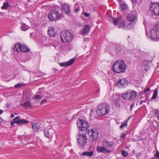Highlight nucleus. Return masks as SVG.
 <instances>
[{"label": "nucleus", "instance_id": "1", "mask_svg": "<svg viewBox=\"0 0 159 159\" xmlns=\"http://www.w3.org/2000/svg\"><path fill=\"white\" fill-rule=\"evenodd\" d=\"M126 68L125 63L123 61H117L114 63L112 66L113 71L118 73L125 72Z\"/></svg>", "mask_w": 159, "mask_h": 159}, {"label": "nucleus", "instance_id": "2", "mask_svg": "<svg viewBox=\"0 0 159 159\" xmlns=\"http://www.w3.org/2000/svg\"><path fill=\"white\" fill-rule=\"evenodd\" d=\"M97 113L99 116H105L108 113L109 106L106 103H103L98 106Z\"/></svg>", "mask_w": 159, "mask_h": 159}, {"label": "nucleus", "instance_id": "3", "mask_svg": "<svg viewBox=\"0 0 159 159\" xmlns=\"http://www.w3.org/2000/svg\"><path fill=\"white\" fill-rule=\"evenodd\" d=\"M48 16L51 21L57 20L61 18V16L59 13L58 10L55 8L51 10Z\"/></svg>", "mask_w": 159, "mask_h": 159}, {"label": "nucleus", "instance_id": "4", "mask_svg": "<svg viewBox=\"0 0 159 159\" xmlns=\"http://www.w3.org/2000/svg\"><path fill=\"white\" fill-rule=\"evenodd\" d=\"M61 41L64 43L70 42L73 39V35L68 30H64L60 34Z\"/></svg>", "mask_w": 159, "mask_h": 159}, {"label": "nucleus", "instance_id": "5", "mask_svg": "<svg viewBox=\"0 0 159 159\" xmlns=\"http://www.w3.org/2000/svg\"><path fill=\"white\" fill-rule=\"evenodd\" d=\"M86 133L88 135L89 140L91 142L96 140L98 137V132L96 129H92L90 131H87Z\"/></svg>", "mask_w": 159, "mask_h": 159}, {"label": "nucleus", "instance_id": "6", "mask_svg": "<svg viewBox=\"0 0 159 159\" xmlns=\"http://www.w3.org/2000/svg\"><path fill=\"white\" fill-rule=\"evenodd\" d=\"M77 123L80 131L86 130L89 127V123L86 120L79 119L77 120Z\"/></svg>", "mask_w": 159, "mask_h": 159}, {"label": "nucleus", "instance_id": "7", "mask_svg": "<svg viewBox=\"0 0 159 159\" xmlns=\"http://www.w3.org/2000/svg\"><path fill=\"white\" fill-rule=\"evenodd\" d=\"M77 123L80 131L86 130L89 127V123L86 120L79 119L77 120Z\"/></svg>", "mask_w": 159, "mask_h": 159}, {"label": "nucleus", "instance_id": "8", "mask_svg": "<svg viewBox=\"0 0 159 159\" xmlns=\"http://www.w3.org/2000/svg\"><path fill=\"white\" fill-rule=\"evenodd\" d=\"M149 34H148V33L146 31V34L147 35L149 38H150L151 40L157 41L159 40V36L157 35V31L154 29H151L149 31Z\"/></svg>", "mask_w": 159, "mask_h": 159}, {"label": "nucleus", "instance_id": "9", "mask_svg": "<svg viewBox=\"0 0 159 159\" xmlns=\"http://www.w3.org/2000/svg\"><path fill=\"white\" fill-rule=\"evenodd\" d=\"M78 144L79 146L83 147L86 143V136L85 134L79 133L77 137Z\"/></svg>", "mask_w": 159, "mask_h": 159}, {"label": "nucleus", "instance_id": "10", "mask_svg": "<svg viewBox=\"0 0 159 159\" xmlns=\"http://www.w3.org/2000/svg\"><path fill=\"white\" fill-rule=\"evenodd\" d=\"M29 122V121L26 120L20 119L19 116H18L12 120L10 122V124L11 126H13L15 123H16L18 125L21 124L25 125L28 123Z\"/></svg>", "mask_w": 159, "mask_h": 159}, {"label": "nucleus", "instance_id": "11", "mask_svg": "<svg viewBox=\"0 0 159 159\" xmlns=\"http://www.w3.org/2000/svg\"><path fill=\"white\" fill-rule=\"evenodd\" d=\"M150 11L155 15H159V2L152 3L150 7Z\"/></svg>", "mask_w": 159, "mask_h": 159}, {"label": "nucleus", "instance_id": "12", "mask_svg": "<svg viewBox=\"0 0 159 159\" xmlns=\"http://www.w3.org/2000/svg\"><path fill=\"white\" fill-rule=\"evenodd\" d=\"M137 95L136 93L134 91H128L125 94H123L122 97L125 99L133 100Z\"/></svg>", "mask_w": 159, "mask_h": 159}, {"label": "nucleus", "instance_id": "13", "mask_svg": "<svg viewBox=\"0 0 159 159\" xmlns=\"http://www.w3.org/2000/svg\"><path fill=\"white\" fill-rule=\"evenodd\" d=\"M116 84L120 87H125L128 85V81L125 79H120L117 80Z\"/></svg>", "mask_w": 159, "mask_h": 159}, {"label": "nucleus", "instance_id": "14", "mask_svg": "<svg viewBox=\"0 0 159 159\" xmlns=\"http://www.w3.org/2000/svg\"><path fill=\"white\" fill-rule=\"evenodd\" d=\"M115 51L116 53L125 54L126 52L127 49L123 46H117L115 48Z\"/></svg>", "mask_w": 159, "mask_h": 159}, {"label": "nucleus", "instance_id": "15", "mask_svg": "<svg viewBox=\"0 0 159 159\" xmlns=\"http://www.w3.org/2000/svg\"><path fill=\"white\" fill-rule=\"evenodd\" d=\"M136 15L135 12H131L129 14L127 17V20L130 22H135L136 20Z\"/></svg>", "mask_w": 159, "mask_h": 159}, {"label": "nucleus", "instance_id": "16", "mask_svg": "<svg viewBox=\"0 0 159 159\" xmlns=\"http://www.w3.org/2000/svg\"><path fill=\"white\" fill-rule=\"evenodd\" d=\"M62 10L63 12H64L66 15H69L70 13V9L69 5L67 4H63L62 6Z\"/></svg>", "mask_w": 159, "mask_h": 159}, {"label": "nucleus", "instance_id": "17", "mask_svg": "<svg viewBox=\"0 0 159 159\" xmlns=\"http://www.w3.org/2000/svg\"><path fill=\"white\" fill-rule=\"evenodd\" d=\"M97 150L99 152L104 153H110L111 152L110 150H108L104 146L97 147Z\"/></svg>", "mask_w": 159, "mask_h": 159}, {"label": "nucleus", "instance_id": "18", "mask_svg": "<svg viewBox=\"0 0 159 159\" xmlns=\"http://www.w3.org/2000/svg\"><path fill=\"white\" fill-rule=\"evenodd\" d=\"M75 60V59L73 58L67 62L60 63V65L61 67L69 66L73 64Z\"/></svg>", "mask_w": 159, "mask_h": 159}, {"label": "nucleus", "instance_id": "19", "mask_svg": "<svg viewBox=\"0 0 159 159\" xmlns=\"http://www.w3.org/2000/svg\"><path fill=\"white\" fill-rule=\"evenodd\" d=\"M31 124L32 126L33 130L34 132H37L40 128L39 124L36 122H32Z\"/></svg>", "mask_w": 159, "mask_h": 159}, {"label": "nucleus", "instance_id": "20", "mask_svg": "<svg viewBox=\"0 0 159 159\" xmlns=\"http://www.w3.org/2000/svg\"><path fill=\"white\" fill-rule=\"evenodd\" d=\"M48 33L50 37H54L55 36L56 32L55 31V29L53 27H49L48 30Z\"/></svg>", "mask_w": 159, "mask_h": 159}, {"label": "nucleus", "instance_id": "21", "mask_svg": "<svg viewBox=\"0 0 159 159\" xmlns=\"http://www.w3.org/2000/svg\"><path fill=\"white\" fill-rule=\"evenodd\" d=\"M102 144L103 146L105 147L106 148H111L113 145V143L112 142H108L106 140H103Z\"/></svg>", "mask_w": 159, "mask_h": 159}, {"label": "nucleus", "instance_id": "22", "mask_svg": "<svg viewBox=\"0 0 159 159\" xmlns=\"http://www.w3.org/2000/svg\"><path fill=\"white\" fill-rule=\"evenodd\" d=\"M90 30V27L89 25H86L83 28V29L81 32L83 34H88Z\"/></svg>", "mask_w": 159, "mask_h": 159}, {"label": "nucleus", "instance_id": "23", "mask_svg": "<svg viewBox=\"0 0 159 159\" xmlns=\"http://www.w3.org/2000/svg\"><path fill=\"white\" fill-rule=\"evenodd\" d=\"M109 20L112 21L114 25H116L117 23L121 20L120 18H114L111 16H110L109 17Z\"/></svg>", "mask_w": 159, "mask_h": 159}, {"label": "nucleus", "instance_id": "24", "mask_svg": "<svg viewBox=\"0 0 159 159\" xmlns=\"http://www.w3.org/2000/svg\"><path fill=\"white\" fill-rule=\"evenodd\" d=\"M21 45L19 43H16L13 48V50L17 52H20Z\"/></svg>", "mask_w": 159, "mask_h": 159}, {"label": "nucleus", "instance_id": "25", "mask_svg": "<svg viewBox=\"0 0 159 159\" xmlns=\"http://www.w3.org/2000/svg\"><path fill=\"white\" fill-rule=\"evenodd\" d=\"M30 51V49L27 46L23 45H21L20 51L24 52H28Z\"/></svg>", "mask_w": 159, "mask_h": 159}, {"label": "nucleus", "instance_id": "26", "mask_svg": "<svg viewBox=\"0 0 159 159\" xmlns=\"http://www.w3.org/2000/svg\"><path fill=\"white\" fill-rule=\"evenodd\" d=\"M93 154V151L90 152H83L82 153V155L83 156H86L89 157H91Z\"/></svg>", "mask_w": 159, "mask_h": 159}, {"label": "nucleus", "instance_id": "27", "mask_svg": "<svg viewBox=\"0 0 159 159\" xmlns=\"http://www.w3.org/2000/svg\"><path fill=\"white\" fill-rule=\"evenodd\" d=\"M21 106L26 109L30 107L31 105L30 102L27 101L25 103L22 104Z\"/></svg>", "mask_w": 159, "mask_h": 159}, {"label": "nucleus", "instance_id": "28", "mask_svg": "<svg viewBox=\"0 0 159 159\" xmlns=\"http://www.w3.org/2000/svg\"><path fill=\"white\" fill-rule=\"evenodd\" d=\"M10 7V5L8 2H4L3 6L1 7V8L2 9L7 10V8Z\"/></svg>", "mask_w": 159, "mask_h": 159}, {"label": "nucleus", "instance_id": "29", "mask_svg": "<svg viewBox=\"0 0 159 159\" xmlns=\"http://www.w3.org/2000/svg\"><path fill=\"white\" fill-rule=\"evenodd\" d=\"M120 99V98L118 97L116 99L114 100L115 106L116 107L118 108L120 107V104L119 102Z\"/></svg>", "mask_w": 159, "mask_h": 159}, {"label": "nucleus", "instance_id": "30", "mask_svg": "<svg viewBox=\"0 0 159 159\" xmlns=\"http://www.w3.org/2000/svg\"><path fill=\"white\" fill-rule=\"evenodd\" d=\"M29 28V26L26 25L24 23L22 24L21 26L20 27V29L22 30L25 31L28 30Z\"/></svg>", "mask_w": 159, "mask_h": 159}, {"label": "nucleus", "instance_id": "31", "mask_svg": "<svg viewBox=\"0 0 159 159\" xmlns=\"http://www.w3.org/2000/svg\"><path fill=\"white\" fill-rule=\"evenodd\" d=\"M118 28H122L123 29H124L125 28V20H122L121 23L119 24L118 26Z\"/></svg>", "mask_w": 159, "mask_h": 159}, {"label": "nucleus", "instance_id": "32", "mask_svg": "<svg viewBox=\"0 0 159 159\" xmlns=\"http://www.w3.org/2000/svg\"><path fill=\"white\" fill-rule=\"evenodd\" d=\"M134 25V22H130L127 26V29L129 30L130 29H132Z\"/></svg>", "mask_w": 159, "mask_h": 159}, {"label": "nucleus", "instance_id": "33", "mask_svg": "<svg viewBox=\"0 0 159 159\" xmlns=\"http://www.w3.org/2000/svg\"><path fill=\"white\" fill-rule=\"evenodd\" d=\"M157 93H158V90L157 89H156L154 90V92L153 93V94L152 97V99H154L156 98L157 95Z\"/></svg>", "mask_w": 159, "mask_h": 159}, {"label": "nucleus", "instance_id": "34", "mask_svg": "<svg viewBox=\"0 0 159 159\" xmlns=\"http://www.w3.org/2000/svg\"><path fill=\"white\" fill-rule=\"evenodd\" d=\"M49 40V39H48L46 38L45 37H44L43 39V44H44L46 46H48V43H47V42H48Z\"/></svg>", "mask_w": 159, "mask_h": 159}, {"label": "nucleus", "instance_id": "35", "mask_svg": "<svg viewBox=\"0 0 159 159\" xmlns=\"http://www.w3.org/2000/svg\"><path fill=\"white\" fill-rule=\"evenodd\" d=\"M154 115L156 117L158 120H159V110L156 109L154 111Z\"/></svg>", "mask_w": 159, "mask_h": 159}, {"label": "nucleus", "instance_id": "36", "mask_svg": "<svg viewBox=\"0 0 159 159\" xmlns=\"http://www.w3.org/2000/svg\"><path fill=\"white\" fill-rule=\"evenodd\" d=\"M25 84L20 83L15 85L14 86V87L15 88H19L22 86H25Z\"/></svg>", "mask_w": 159, "mask_h": 159}, {"label": "nucleus", "instance_id": "37", "mask_svg": "<svg viewBox=\"0 0 159 159\" xmlns=\"http://www.w3.org/2000/svg\"><path fill=\"white\" fill-rule=\"evenodd\" d=\"M127 5L125 4H123L121 5V10H125L127 9Z\"/></svg>", "mask_w": 159, "mask_h": 159}, {"label": "nucleus", "instance_id": "38", "mask_svg": "<svg viewBox=\"0 0 159 159\" xmlns=\"http://www.w3.org/2000/svg\"><path fill=\"white\" fill-rule=\"evenodd\" d=\"M34 99L39 100L42 98V97L41 96L39 95H36L35 96L33 97Z\"/></svg>", "mask_w": 159, "mask_h": 159}, {"label": "nucleus", "instance_id": "39", "mask_svg": "<svg viewBox=\"0 0 159 159\" xmlns=\"http://www.w3.org/2000/svg\"><path fill=\"white\" fill-rule=\"evenodd\" d=\"M44 134L45 136L47 138H49V134L48 131L47 130L45 129L44 130Z\"/></svg>", "mask_w": 159, "mask_h": 159}, {"label": "nucleus", "instance_id": "40", "mask_svg": "<svg viewBox=\"0 0 159 159\" xmlns=\"http://www.w3.org/2000/svg\"><path fill=\"white\" fill-rule=\"evenodd\" d=\"M127 122L126 121H124L120 125V128L122 129L124 127L127 126Z\"/></svg>", "mask_w": 159, "mask_h": 159}, {"label": "nucleus", "instance_id": "41", "mask_svg": "<svg viewBox=\"0 0 159 159\" xmlns=\"http://www.w3.org/2000/svg\"><path fill=\"white\" fill-rule=\"evenodd\" d=\"M121 152L122 155L124 157H126L127 156L128 153L127 152H126L125 150H122L121 151Z\"/></svg>", "mask_w": 159, "mask_h": 159}, {"label": "nucleus", "instance_id": "42", "mask_svg": "<svg viewBox=\"0 0 159 159\" xmlns=\"http://www.w3.org/2000/svg\"><path fill=\"white\" fill-rule=\"evenodd\" d=\"M154 29H156V30L159 32V23H158L154 27Z\"/></svg>", "mask_w": 159, "mask_h": 159}, {"label": "nucleus", "instance_id": "43", "mask_svg": "<svg viewBox=\"0 0 159 159\" xmlns=\"http://www.w3.org/2000/svg\"><path fill=\"white\" fill-rule=\"evenodd\" d=\"M47 102V100L46 99H43V100L40 103L41 105L45 104Z\"/></svg>", "mask_w": 159, "mask_h": 159}, {"label": "nucleus", "instance_id": "44", "mask_svg": "<svg viewBox=\"0 0 159 159\" xmlns=\"http://www.w3.org/2000/svg\"><path fill=\"white\" fill-rule=\"evenodd\" d=\"M155 156L156 157L159 158V152L158 151H156V153L155 154Z\"/></svg>", "mask_w": 159, "mask_h": 159}, {"label": "nucleus", "instance_id": "45", "mask_svg": "<svg viewBox=\"0 0 159 159\" xmlns=\"http://www.w3.org/2000/svg\"><path fill=\"white\" fill-rule=\"evenodd\" d=\"M132 3L133 4H136L137 2V0H130Z\"/></svg>", "mask_w": 159, "mask_h": 159}, {"label": "nucleus", "instance_id": "46", "mask_svg": "<svg viewBox=\"0 0 159 159\" xmlns=\"http://www.w3.org/2000/svg\"><path fill=\"white\" fill-rule=\"evenodd\" d=\"M146 99H145L144 100H141L140 102L139 105L142 104L143 102H146Z\"/></svg>", "mask_w": 159, "mask_h": 159}, {"label": "nucleus", "instance_id": "47", "mask_svg": "<svg viewBox=\"0 0 159 159\" xmlns=\"http://www.w3.org/2000/svg\"><path fill=\"white\" fill-rule=\"evenodd\" d=\"M134 106V103H132L131 104L130 107V111H131L132 110L133 107Z\"/></svg>", "mask_w": 159, "mask_h": 159}, {"label": "nucleus", "instance_id": "48", "mask_svg": "<svg viewBox=\"0 0 159 159\" xmlns=\"http://www.w3.org/2000/svg\"><path fill=\"white\" fill-rule=\"evenodd\" d=\"M80 10V8L79 7H78L75 10V12H78Z\"/></svg>", "mask_w": 159, "mask_h": 159}, {"label": "nucleus", "instance_id": "49", "mask_svg": "<svg viewBox=\"0 0 159 159\" xmlns=\"http://www.w3.org/2000/svg\"><path fill=\"white\" fill-rule=\"evenodd\" d=\"M85 16L86 17H88L89 16V14L88 13H85L84 14Z\"/></svg>", "mask_w": 159, "mask_h": 159}, {"label": "nucleus", "instance_id": "50", "mask_svg": "<svg viewBox=\"0 0 159 159\" xmlns=\"http://www.w3.org/2000/svg\"><path fill=\"white\" fill-rule=\"evenodd\" d=\"M150 90V89L149 88H147L144 91V93H145L146 92H148Z\"/></svg>", "mask_w": 159, "mask_h": 159}, {"label": "nucleus", "instance_id": "51", "mask_svg": "<svg viewBox=\"0 0 159 159\" xmlns=\"http://www.w3.org/2000/svg\"><path fill=\"white\" fill-rule=\"evenodd\" d=\"M6 106L8 108V107H10V105L9 104H8V103H7L6 104Z\"/></svg>", "mask_w": 159, "mask_h": 159}, {"label": "nucleus", "instance_id": "52", "mask_svg": "<svg viewBox=\"0 0 159 159\" xmlns=\"http://www.w3.org/2000/svg\"><path fill=\"white\" fill-rule=\"evenodd\" d=\"M14 117V114H12L11 115V118H13Z\"/></svg>", "mask_w": 159, "mask_h": 159}, {"label": "nucleus", "instance_id": "53", "mask_svg": "<svg viewBox=\"0 0 159 159\" xmlns=\"http://www.w3.org/2000/svg\"><path fill=\"white\" fill-rule=\"evenodd\" d=\"M3 111L1 110H0V115L3 112Z\"/></svg>", "mask_w": 159, "mask_h": 159}, {"label": "nucleus", "instance_id": "54", "mask_svg": "<svg viewBox=\"0 0 159 159\" xmlns=\"http://www.w3.org/2000/svg\"><path fill=\"white\" fill-rule=\"evenodd\" d=\"M2 121V119L0 117V122H1Z\"/></svg>", "mask_w": 159, "mask_h": 159}, {"label": "nucleus", "instance_id": "55", "mask_svg": "<svg viewBox=\"0 0 159 159\" xmlns=\"http://www.w3.org/2000/svg\"><path fill=\"white\" fill-rule=\"evenodd\" d=\"M99 91V89H98L96 91V93L98 92Z\"/></svg>", "mask_w": 159, "mask_h": 159}, {"label": "nucleus", "instance_id": "56", "mask_svg": "<svg viewBox=\"0 0 159 159\" xmlns=\"http://www.w3.org/2000/svg\"><path fill=\"white\" fill-rule=\"evenodd\" d=\"M131 117V116H130V117H129L127 118V119L129 120L130 119V118Z\"/></svg>", "mask_w": 159, "mask_h": 159}, {"label": "nucleus", "instance_id": "57", "mask_svg": "<svg viewBox=\"0 0 159 159\" xmlns=\"http://www.w3.org/2000/svg\"><path fill=\"white\" fill-rule=\"evenodd\" d=\"M129 120L127 119L126 120H125V121H126L127 122H127Z\"/></svg>", "mask_w": 159, "mask_h": 159}, {"label": "nucleus", "instance_id": "58", "mask_svg": "<svg viewBox=\"0 0 159 159\" xmlns=\"http://www.w3.org/2000/svg\"><path fill=\"white\" fill-rule=\"evenodd\" d=\"M152 159H158L157 157H154Z\"/></svg>", "mask_w": 159, "mask_h": 159}, {"label": "nucleus", "instance_id": "59", "mask_svg": "<svg viewBox=\"0 0 159 159\" xmlns=\"http://www.w3.org/2000/svg\"><path fill=\"white\" fill-rule=\"evenodd\" d=\"M15 114L16 115L17 114V113H15Z\"/></svg>", "mask_w": 159, "mask_h": 159}]
</instances>
